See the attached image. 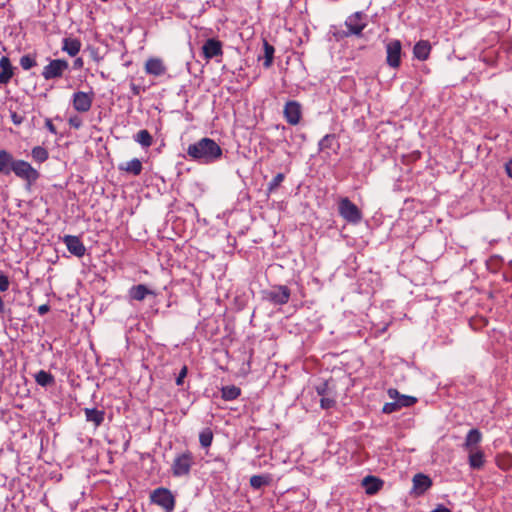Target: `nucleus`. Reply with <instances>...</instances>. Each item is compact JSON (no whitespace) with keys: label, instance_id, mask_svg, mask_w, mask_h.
Masks as SVG:
<instances>
[{"label":"nucleus","instance_id":"1","mask_svg":"<svg viewBox=\"0 0 512 512\" xmlns=\"http://www.w3.org/2000/svg\"><path fill=\"white\" fill-rule=\"evenodd\" d=\"M13 172L18 178L29 184L35 183L40 173L29 162L14 159L13 155L5 150H0V174L9 175Z\"/></svg>","mask_w":512,"mask_h":512},{"label":"nucleus","instance_id":"2","mask_svg":"<svg viewBox=\"0 0 512 512\" xmlns=\"http://www.w3.org/2000/svg\"><path fill=\"white\" fill-rule=\"evenodd\" d=\"M222 148L211 138H202L190 144L187 148V155L194 161L201 164H211L222 157Z\"/></svg>","mask_w":512,"mask_h":512},{"label":"nucleus","instance_id":"3","mask_svg":"<svg viewBox=\"0 0 512 512\" xmlns=\"http://www.w3.org/2000/svg\"><path fill=\"white\" fill-rule=\"evenodd\" d=\"M194 465L195 456L191 451L185 450L175 456L171 465V472L174 477L188 476Z\"/></svg>","mask_w":512,"mask_h":512},{"label":"nucleus","instance_id":"4","mask_svg":"<svg viewBox=\"0 0 512 512\" xmlns=\"http://www.w3.org/2000/svg\"><path fill=\"white\" fill-rule=\"evenodd\" d=\"M338 212L340 216L349 223L357 224L362 219L361 210L347 197H343L339 200Z\"/></svg>","mask_w":512,"mask_h":512},{"label":"nucleus","instance_id":"5","mask_svg":"<svg viewBox=\"0 0 512 512\" xmlns=\"http://www.w3.org/2000/svg\"><path fill=\"white\" fill-rule=\"evenodd\" d=\"M152 503L162 507L166 512H172L175 507V497L172 492L164 487L153 490L150 494Z\"/></svg>","mask_w":512,"mask_h":512},{"label":"nucleus","instance_id":"6","mask_svg":"<svg viewBox=\"0 0 512 512\" xmlns=\"http://www.w3.org/2000/svg\"><path fill=\"white\" fill-rule=\"evenodd\" d=\"M345 26L348 29V31L345 33L346 36H360L364 28L367 26V15L360 11L355 12L347 17Z\"/></svg>","mask_w":512,"mask_h":512},{"label":"nucleus","instance_id":"7","mask_svg":"<svg viewBox=\"0 0 512 512\" xmlns=\"http://www.w3.org/2000/svg\"><path fill=\"white\" fill-rule=\"evenodd\" d=\"M291 291L285 285H278L264 292V299L274 305H285L290 299Z\"/></svg>","mask_w":512,"mask_h":512},{"label":"nucleus","instance_id":"8","mask_svg":"<svg viewBox=\"0 0 512 512\" xmlns=\"http://www.w3.org/2000/svg\"><path fill=\"white\" fill-rule=\"evenodd\" d=\"M68 68L69 64L66 60L54 59L43 68L42 76L45 80L60 78Z\"/></svg>","mask_w":512,"mask_h":512},{"label":"nucleus","instance_id":"9","mask_svg":"<svg viewBox=\"0 0 512 512\" xmlns=\"http://www.w3.org/2000/svg\"><path fill=\"white\" fill-rule=\"evenodd\" d=\"M93 100V92L86 93L83 91H78L73 94L72 105L77 112L85 113L91 109Z\"/></svg>","mask_w":512,"mask_h":512},{"label":"nucleus","instance_id":"10","mask_svg":"<svg viewBox=\"0 0 512 512\" xmlns=\"http://www.w3.org/2000/svg\"><path fill=\"white\" fill-rule=\"evenodd\" d=\"M401 50H402V44L400 40H391L386 45V61L387 64L392 68H397L400 66L401 63Z\"/></svg>","mask_w":512,"mask_h":512},{"label":"nucleus","instance_id":"11","mask_svg":"<svg viewBox=\"0 0 512 512\" xmlns=\"http://www.w3.org/2000/svg\"><path fill=\"white\" fill-rule=\"evenodd\" d=\"M283 114L290 125H297L302 117L300 103L294 100L288 101L284 106Z\"/></svg>","mask_w":512,"mask_h":512},{"label":"nucleus","instance_id":"12","mask_svg":"<svg viewBox=\"0 0 512 512\" xmlns=\"http://www.w3.org/2000/svg\"><path fill=\"white\" fill-rule=\"evenodd\" d=\"M412 493L415 496H421L432 487V480L428 475L417 473L412 479Z\"/></svg>","mask_w":512,"mask_h":512},{"label":"nucleus","instance_id":"13","mask_svg":"<svg viewBox=\"0 0 512 512\" xmlns=\"http://www.w3.org/2000/svg\"><path fill=\"white\" fill-rule=\"evenodd\" d=\"M63 242L65 243L68 251L74 256L80 258L85 255L86 247L78 236L65 235L63 237Z\"/></svg>","mask_w":512,"mask_h":512},{"label":"nucleus","instance_id":"14","mask_svg":"<svg viewBox=\"0 0 512 512\" xmlns=\"http://www.w3.org/2000/svg\"><path fill=\"white\" fill-rule=\"evenodd\" d=\"M202 52L206 60L222 56L223 49L221 41L214 38L207 39L202 46Z\"/></svg>","mask_w":512,"mask_h":512},{"label":"nucleus","instance_id":"15","mask_svg":"<svg viewBox=\"0 0 512 512\" xmlns=\"http://www.w3.org/2000/svg\"><path fill=\"white\" fill-rule=\"evenodd\" d=\"M166 67L160 58H150L145 63V71L149 75L162 76L166 73Z\"/></svg>","mask_w":512,"mask_h":512},{"label":"nucleus","instance_id":"16","mask_svg":"<svg viewBox=\"0 0 512 512\" xmlns=\"http://www.w3.org/2000/svg\"><path fill=\"white\" fill-rule=\"evenodd\" d=\"M0 69V84H7L14 75V68L8 57L3 56L0 59Z\"/></svg>","mask_w":512,"mask_h":512},{"label":"nucleus","instance_id":"17","mask_svg":"<svg viewBox=\"0 0 512 512\" xmlns=\"http://www.w3.org/2000/svg\"><path fill=\"white\" fill-rule=\"evenodd\" d=\"M481 440L482 433L478 429H471L466 435L463 447L466 451L480 449L478 444L481 442Z\"/></svg>","mask_w":512,"mask_h":512},{"label":"nucleus","instance_id":"18","mask_svg":"<svg viewBox=\"0 0 512 512\" xmlns=\"http://www.w3.org/2000/svg\"><path fill=\"white\" fill-rule=\"evenodd\" d=\"M118 170L126 172L127 174H131L133 176H138L141 174L143 170V165L138 158H134L128 162L119 164Z\"/></svg>","mask_w":512,"mask_h":512},{"label":"nucleus","instance_id":"19","mask_svg":"<svg viewBox=\"0 0 512 512\" xmlns=\"http://www.w3.org/2000/svg\"><path fill=\"white\" fill-rule=\"evenodd\" d=\"M389 398L396 400L398 402L400 409L402 407H410L417 402V399L412 396L401 395L397 389L390 388L388 391Z\"/></svg>","mask_w":512,"mask_h":512},{"label":"nucleus","instance_id":"20","mask_svg":"<svg viewBox=\"0 0 512 512\" xmlns=\"http://www.w3.org/2000/svg\"><path fill=\"white\" fill-rule=\"evenodd\" d=\"M468 452V463L472 469H481L485 464V455L481 449L471 450Z\"/></svg>","mask_w":512,"mask_h":512},{"label":"nucleus","instance_id":"21","mask_svg":"<svg viewBox=\"0 0 512 512\" xmlns=\"http://www.w3.org/2000/svg\"><path fill=\"white\" fill-rule=\"evenodd\" d=\"M362 484L368 495H374L382 488L383 481L374 476H366L363 479Z\"/></svg>","mask_w":512,"mask_h":512},{"label":"nucleus","instance_id":"22","mask_svg":"<svg viewBox=\"0 0 512 512\" xmlns=\"http://www.w3.org/2000/svg\"><path fill=\"white\" fill-rule=\"evenodd\" d=\"M430 51H431V45L426 40H420L419 42H417L415 44V46L413 48L414 56L421 61L428 59V57L430 55Z\"/></svg>","mask_w":512,"mask_h":512},{"label":"nucleus","instance_id":"23","mask_svg":"<svg viewBox=\"0 0 512 512\" xmlns=\"http://www.w3.org/2000/svg\"><path fill=\"white\" fill-rule=\"evenodd\" d=\"M81 49V42L77 38L67 37L63 39L62 50L65 51L68 55L74 57L76 56Z\"/></svg>","mask_w":512,"mask_h":512},{"label":"nucleus","instance_id":"24","mask_svg":"<svg viewBox=\"0 0 512 512\" xmlns=\"http://www.w3.org/2000/svg\"><path fill=\"white\" fill-rule=\"evenodd\" d=\"M153 291L144 284H138L129 290V295L133 300L143 301L148 295H153Z\"/></svg>","mask_w":512,"mask_h":512},{"label":"nucleus","instance_id":"25","mask_svg":"<svg viewBox=\"0 0 512 512\" xmlns=\"http://www.w3.org/2000/svg\"><path fill=\"white\" fill-rule=\"evenodd\" d=\"M86 420L88 422L94 423L96 427L100 426L105 417V412L103 410H98L96 408H85L84 410Z\"/></svg>","mask_w":512,"mask_h":512},{"label":"nucleus","instance_id":"26","mask_svg":"<svg viewBox=\"0 0 512 512\" xmlns=\"http://www.w3.org/2000/svg\"><path fill=\"white\" fill-rule=\"evenodd\" d=\"M271 482V476L266 475H253L250 478V485L253 489H260L263 486L269 485Z\"/></svg>","mask_w":512,"mask_h":512},{"label":"nucleus","instance_id":"27","mask_svg":"<svg viewBox=\"0 0 512 512\" xmlns=\"http://www.w3.org/2000/svg\"><path fill=\"white\" fill-rule=\"evenodd\" d=\"M263 49H264V63H263V66L265 68H269V67H271V65L273 63L275 49L266 40L263 41Z\"/></svg>","mask_w":512,"mask_h":512},{"label":"nucleus","instance_id":"28","mask_svg":"<svg viewBox=\"0 0 512 512\" xmlns=\"http://www.w3.org/2000/svg\"><path fill=\"white\" fill-rule=\"evenodd\" d=\"M134 140L141 144L143 147H150L153 143V138L148 130H140L135 136Z\"/></svg>","mask_w":512,"mask_h":512},{"label":"nucleus","instance_id":"29","mask_svg":"<svg viewBox=\"0 0 512 512\" xmlns=\"http://www.w3.org/2000/svg\"><path fill=\"white\" fill-rule=\"evenodd\" d=\"M221 392H222V398L227 401L234 400L241 394L240 388H238L234 385H229V386L223 387Z\"/></svg>","mask_w":512,"mask_h":512},{"label":"nucleus","instance_id":"30","mask_svg":"<svg viewBox=\"0 0 512 512\" xmlns=\"http://www.w3.org/2000/svg\"><path fill=\"white\" fill-rule=\"evenodd\" d=\"M31 156L34 161L43 163L49 158V153L46 148L42 146H35L31 151Z\"/></svg>","mask_w":512,"mask_h":512},{"label":"nucleus","instance_id":"31","mask_svg":"<svg viewBox=\"0 0 512 512\" xmlns=\"http://www.w3.org/2000/svg\"><path fill=\"white\" fill-rule=\"evenodd\" d=\"M213 441V432L210 428H205L199 433V442L203 448L211 446Z\"/></svg>","mask_w":512,"mask_h":512},{"label":"nucleus","instance_id":"32","mask_svg":"<svg viewBox=\"0 0 512 512\" xmlns=\"http://www.w3.org/2000/svg\"><path fill=\"white\" fill-rule=\"evenodd\" d=\"M35 381L41 386H47L53 383L54 379L50 373L41 370L35 375Z\"/></svg>","mask_w":512,"mask_h":512},{"label":"nucleus","instance_id":"33","mask_svg":"<svg viewBox=\"0 0 512 512\" xmlns=\"http://www.w3.org/2000/svg\"><path fill=\"white\" fill-rule=\"evenodd\" d=\"M335 141L336 136L334 134L325 135L319 142V150L326 151L332 149Z\"/></svg>","mask_w":512,"mask_h":512},{"label":"nucleus","instance_id":"34","mask_svg":"<svg viewBox=\"0 0 512 512\" xmlns=\"http://www.w3.org/2000/svg\"><path fill=\"white\" fill-rule=\"evenodd\" d=\"M20 65L24 70H29L37 65L35 57L27 54L20 58Z\"/></svg>","mask_w":512,"mask_h":512},{"label":"nucleus","instance_id":"35","mask_svg":"<svg viewBox=\"0 0 512 512\" xmlns=\"http://www.w3.org/2000/svg\"><path fill=\"white\" fill-rule=\"evenodd\" d=\"M285 175L283 173H278L268 184L267 190L269 193L276 191L281 183L284 181Z\"/></svg>","mask_w":512,"mask_h":512},{"label":"nucleus","instance_id":"36","mask_svg":"<svg viewBox=\"0 0 512 512\" xmlns=\"http://www.w3.org/2000/svg\"><path fill=\"white\" fill-rule=\"evenodd\" d=\"M335 404H336V401H335L334 397H332L331 395L323 396L320 400V406L323 409H330V408L334 407Z\"/></svg>","mask_w":512,"mask_h":512},{"label":"nucleus","instance_id":"37","mask_svg":"<svg viewBox=\"0 0 512 512\" xmlns=\"http://www.w3.org/2000/svg\"><path fill=\"white\" fill-rule=\"evenodd\" d=\"M497 465L502 470H508L512 467V457L508 455L504 456L502 459H498Z\"/></svg>","mask_w":512,"mask_h":512},{"label":"nucleus","instance_id":"38","mask_svg":"<svg viewBox=\"0 0 512 512\" xmlns=\"http://www.w3.org/2000/svg\"><path fill=\"white\" fill-rule=\"evenodd\" d=\"M399 409H400V407H399L398 402H396V400H394L393 402L385 403L382 408V411L385 414H391L393 412L398 411Z\"/></svg>","mask_w":512,"mask_h":512},{"label":"nucleus","instance_id":"39","mask_svg":"<svg viewBox=\"0 0 512 512\" xmlns=\"http://www.w3.org/2000/svg\"><path fill=\"white\" fill-rule=\"evenodd\" d=\"M316 392L321 397L331 395L330 388L327 382L321 383L316 386Z\"/></svg>","mask_w":512,"mask_h":512},{"label":"nucleus","instance_id":"40","mask_svg":"<svg viewBox=\"0 0 512 512\" xmlns=\"http://www.w3.org/2000/svg\"><path fill=\"white\" fill-rule=\"evenodd\" d=\"M9 285L10 282L8 277L3 272H0V291H7L9 289Z\"/></svg>","mask_w":512,"mask_h":512},{"label":"nucleus","instance_id":"41","mask_svg":"<svg viewBox=\"0 0 512 512\" xmlns=\"http://www.w3.org/2000/svg\"><path fill=\"white\" fill-rule=\"evenodd\" d=\"M187 373H188L187 366H183L181 371L179 372L177 378H176V381H175L176 385H178V386H182L183 385L184 379L187 376Z\"/></svg>","mask_w":512,"mask_h":512},{"label":"nucleus","instance_id":"42","mask_svg":"<svg viewBox=\"0 0 512 512\" xmlns=\"http://www.w3.org/2000/svg\"><path fill=\"white\" fill-rule=\"evenodd\" d=\"M10 117H11L12 122L16 126H20L23 123V121H24V116L18 114L15 111H12V110H10Z\"/></svg>","mask_w":512,"mask_h":512},{"label":"nucleus","instance_id":"43","mask_svg":"<svg viewBox=\"0 0 512 512\" xmlns=\"http://www.w3.org/2000/svg\"><path fill=\"white\" fill-rule=\"evenodd\" d=\"M68 123L71 127L79 129L82 126V119L79 116H71L68 119Z\"/></svg>","mask_w":512,"mask_h":512},{"label":"nucleus","instance_id":"44","mask_svg":"<svg viewBox=\"0 0 512 512\" xmlns=\"http://www.w3.org/2000/svg\"><path fill=\"white\" fill-rule=\"evenodd\" d=\"M45 127L48 129L50 133L55 135L57 134V129L50 118L45 119Z\"/></svg>","mask_w":512,"mask_h":512},{"label":"nucleus","instance_id":"45","mask_svg":"<svg viewBox=\"0 0 512 512\" xmlns=\"http://www.w3.org/2000/svg\"><path fill=\"white\" fill-rule=\"evenodd\" d=\"M505 171H506L507 175L510 178H512V160H509L508 162H506Z\"/></svg>","mask_w":512,"mask_h":512},{"label":"nucleus","instance_id":"46","mask_svg":"<svg viewBox=\"0 0 512 512\" xmlns=\"http://www.w3.org/2000/svg\"><path fill=\"white\" fill-rule=\"evenodd\" d=\"M49 311V306L48 305H41L39 308H38V312L40 315H44L45 313H47Z\"/></svg>","mask_w":512,"mask_h":512},{"label":"nucleus","instance_id":"47","mask_svg":"<svg viewBox=\"0 0 512 512\" xmlns=\"http://www.w3.org/2000/svg\"><path fill=\"white\" fill-rule=\"evenodd\" d=\"M431 512H451L450 509L446 508L445 506L443 505H439L436 509H434L433 511Z\"/></svg>","mask_w":512,"mask_h":512},{"label":"nucleus","instance_id":"48","mask_svg":"<svg viewBox=\"0 0 512 512\" xmlns=\"http://www.w3.org/2000/svg\"><path fill=\"white\" fill-rule=\"evenodd\" d=\"M83 66V60L82 58H77L75 61H74V67L75 68H81Z\"/></svg>","mask_w":512,"mask_h":512},{"label":"nucleus","instance_id":"49","mask_svg":"<svg viewBox=\"0 0 512 512\" xmlns=\"http://www.w3.org/2000/svg\"><path fill=\"white\" fill-rule=\"evenodd\" d=\"M132 90H133L135 95L139 94V88L137 86L133 85Z\"/></svg>","mask_w":512,"mask_h":512},{"label":"nucleus","instance_id":"50","mask_svg":"<svg viewBox=\"0 0 512 512\" xmlns=\"http://www.w3.org/2000/svg\"><path fill=\"white\" fill-rule=\"evenodd\" d=\"M3 310H4V303H3L2 298L0 297V312H2Z\"/></svg>","mask_w":512,"mask_h":512},{"label":"nucleus","instance_id":"51","mask_svg":"<svg viewBox=\"0 0 512 512\" xmlns=\"http://www.w3.org/2000/svg\"><path fill=\"white\" fill-rule=\"evenodd\" d=\"M510 264L512 265V261L510 262Z\"/></svg>","mask_w":512,"mask_h":512}]
</instances>
